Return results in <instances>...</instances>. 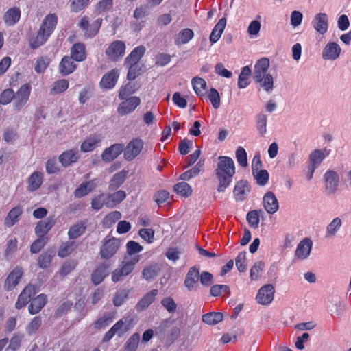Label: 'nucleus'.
<instances>
[{"label": "nucleus", "instance_id": "obj_1", "mask_svg": "<svg viewBox=\"0 0 351 351\" xmlns=\"http://www.w3.org/2000/svg\"><path fill=\"white\" fill-rule=\"evenodd\" d=\"M215 169V174L219 182L217 191L223 192L232 181L235 173V166L233 160L228 156H219Z\"/></svg>", "mask_w": 351, "mask_h": 351}, {"label": "nucleus", "instance_id": "obj_2", "mask_svg": "<svg viewBox=\"0 0 351 351\" xmlns=\"http://www.w3.org/2000/svg\"><path fill=\"white\" fill-rule=\"evenodd\" d=\"M57 23L58 16L56 14L47 15L43 21L37 34L30 39V47L36 49L44 45L53 32Z\"/></svg>", "mask_w": 351, "mask_h": 351}, {"label": "nucleus", "instance_id": "obj_3", "mask_svg": "<svg viewBox=\"0 0 351 351\" xmlns=\"http://www.w3.org/2000/svg\"><path fill=\"white\" fill-rule=\"evenodd\" d=\"M269 66V59L263 58L258 60L254 65L253 79L265 92L270 93L274 89V78L267 73Z\"/></svg>", "mask_w": 351, "mask_h": 351}, {"label": "nucleus", "instance_id": "obj_4", "mask_svg": "<svg viewBox=\"0 0 351 351\" xmlns=\"http://www.w3.org/2000/svg\"><path fill=\"white\" fill-rule=\"evenodd\" d=\"M143 145L144 142L140 138H135L130 141L125 147L123 146L124 158L128 161L134 160L141 154Z\"/></svg>", "mask_w": 351, "mask_h": 351}, {"label": "nucleus", "instance_id": "obj_5", "mask_svg": "<svg viewBox=\"0 0 351 351\" xmlns=\"http://www.w3.org/2000/svg\"><path fill=\"white\" fill-rule=\"evenodd\" d=\"M323 180L324 190L327 195H332L336 193L339 184V176L333 170H328L324 174Z\"/></svg>", "mask_w": 351, "mask_h": 351}, {"label": "nucleus", "instance_id": "obj_6", "mask_svg": "<svg viewBox=\"0 0 351 351\" xmlns=\"http://www.w3.org/2000/svg\"><path fill=\"white\" fill-rule=\"evenodd\" d=\"M101 23L102 19L99 18L95 20L93 23L89 24L88 18L84 16L80 21L79 27L84 31V36L86 38H93L98 33Z\"/></svg>", "mask_w": 351, "mask_h": 351}, {"label": "nucleus", "instance_id": "obj_7", "mask_svg": "<svg viewBox=\"0 0 351 351\" xmlns=\"http://www.w3.org/2000/svg\"><path fill=\"white\" fill-rule=\"evenodd\" d=\"M31 93V86L29 84L22 85L14 93L13 106L16 110L21 109L28 101Z\"/></svg>", "mask_w": 351, "mask_h": 351}, {"label": "nucleus", "instance_id": "obj_8", "mask_svg": "<svg viewBox=\"0 0 351 351\" xmlns=\"http://www.w3.org/2000/svg\"><path fill=\"white\" fill-rule=\"evenodd\" d=\"M125 48L123 41L115 40L106 49V55L110 60L117 61L125 55Z\"/></svg>", "mask_w": 351, "mask_h": 351}, {"label": "nucleus", "instance_id": "obj_9", "mask_svg": "<svg viewBox=\"0 0 351 351\" xmlns=\"http://www.w3.org/2000/svg\"><path fill=\"white\" fill-rule=\"evenodd\" d=\"M119 247V241L115 238L105 239L100 248V256L103 259H109L113 256Z\"/></svg>", "mask_w": 351, "mask_h": 351}, {"label": "nucleus", "instance_id": "obj_10", "mask_svg": "<svg viewBox=\"0 0 351 351\" xmlns=\"http://www.w3.org/2000/svg\"><path fill=\"white\" fill-rule=\"evenodd\" d=\"M312 248V240L308 237L304 238L298 244L294 252V256L300 261L306 260L309 257Z\"/></svg>", "mask_w": 351, "mask_h": 351}, {"label": "nucleus", "instance_id": "obj_11", "mask_svg": "<svg viewBox=\"0 0 351 351\" xmlns=\"http://www.w3.org/2000/svg\"><path fill=\"white\" fill-rule=\"evenodd\" d=\"M141 99L136 96H132L125 99L120 103L117 108V112L121 116L132 113L140 105Z\"/></svg>", "mask_w": 351, "mask_h": 351}, {"label": "nucleus", "instance_id": "obj_12", "mask_svg": "<svg viewBox=\"0 0 351 351\" xmlns=\"http://www.w3.org/2000/svg\"><path fill=\"white\" fill-rule=\"evenodd\" d=\"M341 53V48L336 42H328L322 49V57L324 60L335 61Z\"/></svg>", "mask_w": 351, "mask_h": 351}, {"label": "nucleus", "instance_id": "obj_13", "mask_svg": "<svg viewBox=\"0 0 351 351\" xmlns=\"http://www.w3.org/2000/svg\"><path fill=\"white\" fill-rule=\"evenodd\" d=\"M274 287L271 284L263 286L258 291L256 295V300L258 303L263 305L270 304L274 300Z\"/></svg>", "mask_w": 351, "mask_h": 351}, {"label": "nucleus", "instance_id": "obj_14", "mask_svg": "<svg viewBox=\"0 0 351 351\" xmlns=\"http://www.w3.org/2000/svg\"><path fill=\"white\" fill-rule=\"evenodd\" d=\"M311 25L314 29L323 35L328 29V16L326 13L319 12L315 15L311 21Z\"/></svg>", "mask_w": 351, "mask_h": 351}, {"label": "nucleus", "instance_id": "obj_15", "mask_svg": "<svg viewBox=\"0 0 351 351\" xmlns=\"http://www.w3.org/2000/svg\"><path fill=\"white\" fill-rule=\"evenodd\" d=\"M199 278V269L196 267H192L188 271L184 279V286L189 291H196L198 288Z\"/></svg>", "mask_w": 351, "mask_h": 351}, {"label": "nucleus", "instance_id": "obj_16", "mask_svg": "<svg viewBox=\"0 0 351 351\" xmlns=\"http://www.w3.org/2000/svg\"><path fill=\"white\" fill-rule=\"evenodd\" d=\"M122 152H123V144L114 143L104 150L101 159L106 162H110L117 158Z\"/></svg>", "mask_w": 351, "mask_h": 351}, {"label": "nucleus", "instance_id": "obj_17", "mask_svg": "<svg viewBox=\"0 0 351 351\" xmlns=\"http://www.w3.org/2000/svg\"><path fill=\"white\" fill-rule=\"evenodd\" d=\"M36 288L34 285H29L25 287L18 297V300L15 304L17 309H21L29 303L31 298L36 294Z\"/></svg>", "mask_w": 351, "mask_h": 351}, {"label": "nucleus", "instance_id": "obj_18", "mask_svg": "<svg viewBox=\"0 0 351 351\" xmlns=\"http://www.w3.org/2000/svg\"><path fill=\"white\" fill-rule=\"evenodd\" d=\"M23 271L21 267H15L8 276L4 282V289L7 291L13 289L20 282Z\"/></svg>", "mask_w": 351, "mask_h": 351}, {"label": "nucleus", "instance_id": "obj_19", "mask_svg": "<svg viewBox=\"0 0 351 351\" xmlns=\"http://www.w3.org/2000/svg\"><path fill=\"white\" fill-rule=\"evenodd\" d=\"M263 205L269 214L275 213L279 208L278 199L271 191H267L263 198Z\"/></svg>", "mask_w": 351, "mask_h": 351}, {"label": "nucleus", "instance_id": "obj_20", "mask_svg": "<svg viewBox=\"0 0 351 351\" xmlns=\"http://www.w3.org/2000/svg\"><path fill=\"white\" fill-rule=\"evenodd\" d=\"M119 76L118 69H114L106 73L101 78L100 86L104 89H112L117 84Z\"/></svg>", "mask_w": 351, "mask_h": 351}, {"label": "nucleus", "instance_id": "obj_21", "mask_svg": "<svg viewBox=\"0 0 351 351\" xmlns=\"http://www.w3.org/2000/svg\"><path fill=\"white\" fill-rule=\"evenodd\" d=\"M250 187L245 180H241L234 186L233 193L237 201H243L249 195Z\"/></svg>", "mask_w": 351, "mask_h": 351}, {"label": "nucleus", "instance_id": "obj_22", "mask_svg": "<svg viewBox=\"0 0 351 351\" xmlns=\"http://www.w3.org/2000/svg\"><path fill=\"white\" fill-rule=\"evenodd\" d=\"M80 158L79 152L77 149H69L62 152L59 156V161L64 167L76 162Z\"/></svg>", "mask_w": 351, "mask_h": 351}, {"label": "nucleus", "instance_id": "obj_23", "mask_svg": "<svg viewBox=\"0 0 351 351\" xmlns=\"http://www.w3.org/2000/svg\"><path fill=\"white\" fill-rule=\"evenodd\" d=\"M55 223L56 221L53 217H49L45 220L39 221L35 228L36 234L38 237H45V234L53 228Z\"/></svg>", "mask_w": 351, "mask_h": 351}, {"label": "nucleus", "instance_id": "obj_24", "mask_svg": "<svg viewBox=\"0 0 351 351\" xmlns=\"http://www.w3.org/2000/svg\"><path fill=\"white\" fill-rule=\"evenodd\" d=\"M97 180L82 182L74 191V195L77 198H81L93 191L97 186Z\"/></svg>", "mask_w": 351, "mask_h": 351}, {"label": "nucleus", "instance_id": "obj_25", "mask_svg": "<svg viewBox=\"0 0 351 351\" xmlns=\"http://www.w3.org/2000/svg\"><path fill=\"white\" fill-rule=\"evenodd\" d=\"M47 301L46 295L42 293L34 298L29 307L28 311L31 315H34L40 312L42 308L45 306Z\"/></svg>", "mask_w": 351, "mask_h": 351}, {"label": "nucleus", "instance_id": "obj_26", "mask_svg": "<svg viewBox=\"0 0 351 351\" xmlns=\"http://www.w3.org/2000/svg\"><path fill=\"white\" fill-rule=\"evenodd\" d=\"M21 18V10L18 7L8 9L3 15L4 23L8 26L15 25Z\"/></svg>", "mask_w": 351, "mask_h": 351}, {"label": "nucleus", "instance_id": "obj_27", "mask_svg": "<svg viewBox=\"0 0 351 351\" xmlns=\"http://www.w3.org/2000/svg\"><path fill=\"white\" fill-rule=\"evenodd\" d=\"M145 52L144 46L140 45L135 47L125 58V64L137 65Z\"/></svg>", "mask_w": 351, "mask_h": 351}, {"label": "nucleus", "instance_id": "obj_28", "mask_svg": "<svg viewBox=\"0 0 351 351\" xmlns=\"http://www.w3.org/2000/svg\"><path fill=\"white\" fill-rule=\"evenodd\" d=\"M101 142V137L98 134L90 135L88 138L83 141L81 145V151L83 152H88L94 150L99 146Z\"/></svg>", "mask_w": 351, "mask_h": 351}, {"label": "nucleus", "instance_id": "obj_29", "mask_svg": "<svg viewBox=\"0 0 351 351\" xmlns=\"http://www.w3.org/2000/svg\"><path fill=\"white\" fill-rule=\"evenodd\" d=\"M329 154L330 150L326 148L324 149H315L309 155L310 165L317 167Z\"/></svg>", "mask_w": 351, "mask_h": 351}, {"label": "nucleus", "instance_id": "obj_30", "mask_svg": "<svg viewBox=\"0 0 351 351\" xmlns=\"http://www.w3.org/2000/svg\"><path fill=\"white\" fill-rule=\"evenodd\" d=\"M43 175L39 171L34 172L27 179V190L35 191L38 190L43 184Z\"/></svg>", "mask_w": 351, "mask_h": 351}, {"label": "nucleus", "instance_id": "obj_31", "mask_svg": "<svg viewBox=\"0 0 351 351\" xmlns=\"http://www.w3.org/2000/svg\"><path fill=\"white\" fill-rule=\"evenodd\" d=\"M157 294V289H152L147 293L137 303L136 306V310L138 311H141L148 307L155 300Z\"/></svg>", "mask_w": 351, "mask_h": 351}, {"label": "nucleus", "instance_id": "obj_32", "mask_svg": "<svg viewBox=\"0 0 351 351\" xmlns=\"http://www.w3.org/2000/svg\"><path fill=\"white\" fill-rule=\"evenodd\" d=\"M226 19L223 17L219 19L218 23L215 25L210 35V41L212 43H215L221 38V34L226 27Z\"/></svg>", "mask_w": 351, "mask_h": 351}, {"label": "nucleus", "instance_id": "obj_33", "mask_svg": "<svg viewBox=\"0 0 351 351\" xmlns=\"http://www.w3.org/2000/svg\"><path fill=\"white\" fill-rule=\"evenodd\" d=\"M73 60V59L71 58V57L69 56H64L62 59L59 65V69L60 72L63 75H69L75 71L76 65L74 64Z\"/></svg>", "mask_w": 351, "mask_h": 351}, {"label": "nucleus", "instance_id": "obj_34", "mask_svg": "<svg viewBox=\"0 0 351 351\" xmlns=\"http://www.w3.org/2000/svg\"><path fill=\"white\" fill-rule=\"evenodd\" d=\"M128 175V171L122 170L115 173L110 180L108 189L110 191H114L119 188L124 182Z\"/></svg>", "mask_w": 351, "mask_h": 351}, {"label": "nucleus", "instance_id": "obj_35", "mask_svg": "<svg viewBox=\"0 0 351 351\" xmlns=\"http://www.w3.org/2000/svg\"><path fill=\"white\" fill-rule=\"evenodd\" d=\"M71 58L77 62H82L86 58L85 45L78 43L73 45L71 49Z\"/></svg>", "mask_w": 351, "mask_h": 351}, {"label": "nucleus", "instance_id": "obj_36", "mask_svg": "<svg viewBox=\"0 0 351 351\" xmlns=\"http://www.w3.org/2000/svg\"><path fill=\"white\" fill-rule=\"evenodd\" d=\"M86 229V222L79 221L73 224L69 230L68 236L70 239H74L84 234Z\"/></svg>", "mask_w": 351, "mask_h": 351}, {"label": "nucleus", "instance_id": "obj_37", "mask_svg": "<svg viewBox=\"0 0 351 351\" xmlns=\"http://www.w3.org/2000/svg\"><path fill=\"white\" fill-rule=\"evenodd\" d=\"M108 273V266L103 265L97 267L92 274V281L94 285H97L101 283Z\"/></svg>", "mask_w": 351, "mask_h": 351}, {"label": "nucleus", "instance_id": "obj_38", "mask_svg": "<svg viewBox=\"0 0 351 351\" xmlns=\"http://www.w3.org/2000/svg\"><path fill=\"white\" fill-rule=\"evenodd\" d=\"M342 225L341 219L339 217H336L327 226L326 228V237L332 238L339 230Z\"/></svg>", "mask_w": 351, "mask_h": 351}, {"label": "nucleus", "instance_id": "obj_39", "mask_svg": "<svg viewBox=\"0 0 351 351\" xmlns=\"http://www.w3.org/2000/svg\"><path fill=\"white\" fill-rule=\"evenodd\" d=\"M194 36L193 31L189 28L182 29L179 32L175 38L176 45L186 44L189 43Z\"/></svg>", "mask_w": 351, "mask_h": 351}, {"label": "nucleus", "instance_id": "obj_40", "mask_svg": "<svg viewBox=\"0 0 351 351\" xmlns=\"http://www.w3.org/2000/svg\"><path fill=\"white\" fill-rule=\"evenodd\" d=\"M191 83L195 94L198 97L204 96L206 87V81L203 78L195 77L192 79Z\"/></svg>", "mask_w": 351, "mask_h": 351}, {"label": "nucleus", "instance_id": "obj_41", "mask_svg": "<svg viewBox=\"0 0 351 351\" xmlns=\"http://www.w3.org/2000/svg\"><path fill=\"white\" fill-rule=\"evenodd\" d=\"M223 319V314L219 312H210L203 315L202 321L209 325H215Z\"/></svg>", "mask_w": 351, "mask_h": 351}, {"label": "nucleus", "instance_id": "obj_42", "mask_svg": "<svg viewBox=\"0 0 351 351\" xmlns=\"http://www.w3.org/2000/svg\"><path fill=\"white\" fill-rule=\"evenodd\" d=\"M251 73V69L248 66L243 67L238 80V86L239 88H245L248 86L250 84L249 77Z\"/></svg>", "mask_w": 351, "mask_h": 351}, {"label": "nucleus", "instance_id": "obj_43", "mask_svg": "<svg viewBox=\"0 0 351 351\" xmlns=\"http://www.w3.org/2000/svg\"><path fill=\"white\" fill-rule=\"evenodd\" d=\"M263 214L264 212L262 210H254L248 212L246 219L250 226L255 229L257 228L259 224V217Z\"/></svg>", "mask_w": 351, "mask_h": 351}, {"label": "nucleus", "instance_id": "obj_44", "mask_svg": "<svg viewBox=\"0 0 351 351\" xmlns=\"http://www.w3.org/2000/svg\"><path fill=\"white\" fill-rule=\"evenodd\" d=\"M104 204L109 208H112L110 202L107 200V197H106L104 194L95 197L91 202L92 208L97 210L101 209Z\"/></svg>", "mask_w": 351, "mask_h": 351}, {"label": "nucleus", "instance_id": "obj_45", "mask_svg": "<svg viewBox=\"0 0 351 351\" xmlns=\"http://www.w3.org/2000/svg\"><path fill=\"white\" fill-rule=\"evenodd\" d=\"M256 128L261 136H264L267 132V117L263 113H259L256 117Z\"/></svg>", "mask_w": 351, "mask_h": 351}, {"label": "nucleus", "instance_id": "obj_46", "mask_svg": "<svg viewBox=\"0 0 351 351\" xmlns=\"http://www.w3.org/2000/svg\"><path fill=\"white\" fill-rule=\"evenodd\" d=\"M69 87V82L65 79L59 80L53 83L51 94H59L65 91Z\"/></svg>", "mask_w": 351, "mask_h": 351}, {"label": "nucleus", "instance_id": "obj_47", "mask_svg": "<svg viewBox=\"0 0 351 351\" xmlns=\"http://www.w3.org/2000/svg\"><path fill=\"white\" fill-rule=\"evenodd\" d=\"M174 190L178 194L183 197H188L192 193V189L190 185L184 182L176 184L174 186Z\"/></svg>", "mask_w": 351, "mask_h": 351}, {"label": "nucleus", "instance_id": "obj_48", "mask_svg": "<svg viewBox=\"0 0 351 351\" xmlns=\"http://www.w3.org/2000/svg\"><path fill=\"white\" fill-rule=\"evenodd\" d=\"M42 324V319L40 316L34 317L32 320L26 326V331L29 335L35 334L39 329Z\"/></svg>", "mask_w": 351, "mask_h": 351}, {"label": "nucleus", "instance_id": "obj_49", "mask_svg": "<svg viewBox=\"0 0 351 351\" xmlns=\"http://www.w3.org/2000/svg\"><path fill=\"white\" fill-rule=\"evenodd\" d=\"M140 335L136 332L133 334L127 341L125 349L126 351H136L138 346Z\"/></svg>", "mask_w": 351, "mask_h": 351}, {"label": "nucleus", "instance_id": "obj_50", "mask_svg": "<svg viewBox=\"0 0 351 351\" xmlns=\"http://www.w3.org/2000/svg\"><path fill=\"white\" fill-rule=\"evenodd\" d=\"M112 319L113 317L110 314H105L95 322L94 328L97 330L104 328L112 322Z\"/></svg>", "mask_w": 351, "mask_h": 351}, {"label": "nucleus", "instance_id": "obj_51", "mask_svg": "<svg viewBox=\"0 0 351 351\" xmlns=\"http://www.w3.org/2000/svg\"><path fill=\"white\" fill-rule=\"evenodd\" d=\"M22 213L21 207H14L8 213L6 217V223L8 226H13L18 220L19 217Z\"/></svg>", "mask_w": 351, "mask_h": 351}, {"label": "nucleus", "instance_id": "obj_52", "mask_svg": "<svg viewBox=\"0 0 351 351\" xmlns=\"http://www.w3.org/2000/svg\"><path fill=\"white\" fill-rule=\"evenodd\" d=\"M153 199L158 206H161L165 202L169 203L170 195L167 191H158L154 195Z\"/></svg>", "mask_w": 351, "mask_h": 351}, {"label": "nucleus", "instance_id": "obj_53", "mask_svg": "<svg viewBox=\"0 0 351 351\" xmlns=\"http://www.w3.org/2000/svg\"><path fill=\"white\" fill-rule=\"evenodd\" d=\"M125 192L122 190H119L111 195H109L107 197V200L110 202L112 208L114 205L122 202L125 198Z\"/></svg>", "mask_w": 351, "mask_h": 351}, {"label": "nucleus", "instance_id": "obj_54", "mask_svg": "<svg viewBox=\"0 0 351 351\" xmlns=\"http://www.w3.org/2000/svg\"><path fill=\"white\" fill-rule=\"evenodd\" d=\"M257 183L261 186H264L267 184L269 180V173L266 170H258L257 171L252 172Z\"/></svg>", "mask_w": 351, "mask_h": 351}, {"label": "nucleus", "instance_id": "obj_55", "mask_svg": "<svg viewBox=\"0 0 351 351\" xmlns=\"http://www.w3.org/2000/svg\"><path fill=\"white\" fill-rule=\"evenodd\" d=\"M139 261V256H134L128 261L123 263L122 267L121 268L125 275L130 274L134 268V265Z\"/></svg>", "mask_w": 351, "mask_h": 351}, {"label": "nucleus", "instance_id": "obj_56", "mask_svg": "<svg viewBox=\"0 0 351 351\" xmlns=\"http://www.w3.org/2000/svg\"><path fill=\"white\" fill-rule=\"evenodd\" d=\"M208 98L209 99L213 107L215 109H217L220 106V96L218 91L214 88H211L208 93Z\"/></svg>", "mask_w": 351, "mask_h": 351}, {"label": "nucleus", "instance_id": "obj_57", "mask_svg": "<svg viewBox=\"0 0 351 351\" xmlns=\"http://www.w3.org/2000/svg\"><path fill=\"white\" fill-rule=\"evenodd\" d=\"M129 290L123 289L117 292L114 299L113 303L116 306H121L126 299L128 298Z\"/></svg>", "mask_w": 351, "mask_h": 351}, {"label": "nucleus", "instance_id": "obj_58", "mask_svg": "<svg viewBox=\"0 0 351 351\" xmlns=\"http://www.w3.org/2000/svg\"><path fill=\"white\" fill-rule=\"evenodd\" d=\"M158 272V268L155 265H149L144 268L142 276L144 279L149 280L156 277Z\"/></svg>", "mask_w": 351, "mask_h": 351}, {"label": "nucleus", "instance_id": "obj_59", "mask_svg": "<svg viewBox=\"0 0 351 351\" xmlns=\"http://www.w3.org/2000/svg\"><path fill=\"white\" fill-rule=\"evenodd\" d=\"M235 155L238 163L241 167H244L247 165V153L243 147H239L236 150Z\"/></svg>", "mask_w": 351, "mask_h": 351}, {"label": "nucleus", "instance_id": "obj_60", "mask_svg": "<svg viewBox=\"0 0 351 351\" xmlns=\"http://www.w3.org/2000/svg\"><path fill=\"white\" fill-rule=\"evenodd\" d=\"M14 92L12 88L4 90L0 95V104L6 105L10 103L14 99Z\"/></svg>", "mask_w": 351, "mask_h": 351}, {"label": "nucleus", "instance_id": "obj_61", "mask_svg": "<svg viewBox=\"0 0 351 351\" xmlns=\"http://www.w3.org/2000/svg\"><path fill=\"white\" fill-rule=\"evenodd\" d=\"M230 292L228 286L225 285H215L210 287V293L212 296L216 297L221 293H228Z\"/></svg>", "mask_w": 351, "mask_h": 351}, {"label": "nucleus", "instance_id": "obj_62", "mask_svg": "<svg viewBox=\"0 0 351 351\" xmlns=\"http://www.w3.org/2000/svg\"><path fill=\"white\" fill-rule=\"evenodd\" d=\"M245 260H246V252H240L235 259V264L236 267H237L238 270L240 272H243L246 270V264H245Z\"/></svg>", "mask_w": 351, "mask_h": 351}, {"label": "nucleus", "instance_id": "obj_63", "mask_svg": "<svg viewBox=\"0 0 351 351\" xmlns=\"http://www.w3.org/2000/svg\"><path fill=\"white\" fill-rule=\"evenodd\" d=\"M49 64V60L47 58L40 57L35 64V71L38 73H43Z\"/></svg>", "mask_w": 351, "mask_h": 351}, {"label": "nucleus", "instance_id": "obj_64", "mask_svg": "<svg viewBox=\"0 0 351 351\" xmlns=\"http://www.w3.org/2000/svg\"><path fill=\"white\" fill-rule=\"evenodd\" d=\"M127 252L129 255H134L143 250V247L137 242L130 241L126 244Z\"/></svg>", "mask_w": 351, "mask_h": 351}]
</instances>
